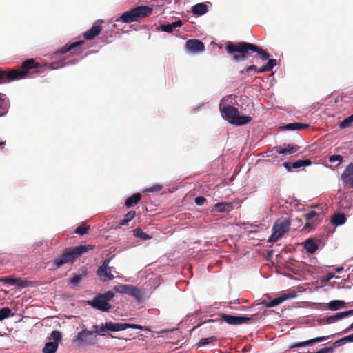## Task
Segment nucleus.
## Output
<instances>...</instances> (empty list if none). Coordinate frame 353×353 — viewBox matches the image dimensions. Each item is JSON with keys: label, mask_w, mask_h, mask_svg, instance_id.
Masks as SVG:
<instances>
[{"label": "nucleus", "mask_w": 353, "mask_h": 353, "mask_svg": "<svg viewBox=\"0 0 353 353\" xmlns=\"http://www.w3.org/2000/svg\"><path fill=\"white\" fill-rule=\"evenodd\" d=\"M277 61L274 59H269L268 63L259 68V72H264L271 71L276 65Z\"/></svg>", "instance_id": "f704fd0d"}, {"label": "nucleus", "mask_w": 353, "mask_h": 353, "mask_svg": "<svg viewBox=\"0 0 353 353\" xmlns=\"http://www.w3.org/2000/svg\"><path fill=\"white\" fill-rule=\"evenodd\" d=\"M153 8L148 6H139L132 8L129 11L123 12L116 21H121L123 23H130L138 22L141 19L152 14Z\"/></svg>", "instance_id": "7ed1b4c3"}, {"label": "nucleus", "mask_w": 353, "mask_h": 353, "mask_svg": "<svg viewBox=\"0 0 353 353\" xmlns=\"http://www.w3.org/2000/svg\"><path fill=\"white\" fill-rule=\"evenodd\" d=\"M185 48L188 51L192 53L202 52L205 50L204 43L199 39H189L185 43Z\"/></svg>", "instance_id": "ddd939ff"}, {"label": "nucleus", "mask_w": 353, "mask_h": 353, "mask_svg": "<svg viewBox=\"0 0 353 353\" xmlns=\"http://www.w3.org/2000/svg\"><path fill=\"white\" fill-rule=\"evenodd\" d=\"M134 236L142 240H149L152 238V236L145 233L141 228H136L133 231Z\"/></svg>", "instance_id": "e433bc0d"}, {"label": "nucleus", "mask_w": 353, "mask_h": 353, "mask_svg": "<svg viewBox=\"0 0 353 353\" xmlns=\"http://www.w3.org/2000/svg\"><path fill=\"white\" fill-rule=\"evenodd\" d=\"M290 226V221L288 219L281 218L276 220L272 227V234L268 239V242H276L284 234L288 232Z\"/></svg>", "instance_id": "39448f33"}, {"label": "nucleus", "mask_w": 353, "mask_h": 353, "mask_svg": "<svg viewBox=\"0 0 353 353\" xmlns=\"http://www.w3.org/2000/svg\"><path fill=\"white\" fill-rule=\"evenodd\" d=\"M79 274H73L72 277L70 280V283L72 285H77L83 277L88 275V269L86 268H81L79 270Z\"/></svg>", "instance_id": "b1692460"}, {"label": "nucleus", "mask_w": 353, "mask_h": 353, "mask_svg": "<svg viewBox=\"0 0 353 353\" xmlns=\"http://www.w3.org/2000/svg\"><path fill=\"white\" fill-rule=\"evenodd\" d=\"M65 65L64 61H54L49 64V68L51 70L58 69Z\"/></svg>", "instance_id": "a18cd8bd"}, {"label": "nucleus", "mask_w": 353, "mask_h": 353, "mask_svg": "<svg viewBox=\"0 0 353 353\" xmlns=\"http://www.w3.org/2000/svg\"><path fill=\"white\" fill-rule=\"evenodd\" d=\"M329 337H330L329 336H319V337L314 338L312 339H310V340H307V341H305L295 343H294L292 345H290L289 346V350H292V349L295 348V347H303V346H305V345H312V344H314L315 343L322 342L323 341L327 340Z\"/></svg>", "instance_id": "a211bd4d"}, {"label": "nucleus", "mask_w": 353, "mask_h": 353, "mask_svg": "<svg viewBox=\"0 0 353 353\" xmlns=\"http://www.w3.org/2000/svg\"><path fill=\"white\" fill-rule=\"evenodd\" d=\"M38 67L39 63L34 59H28L22 63L21 69L14 68L12 70L17 73L16 80H19L27 77L30 70L36 69Z\"/></svg>", "instance_id": "0eeeda50"}, {"label": "nucleus", "mask_w": 353, "mask_h": 353, "mask_svg": "<svg viewBox=\"0 0 353 353\" xmlns=\"http://www.w3.org/2000/svg\"><path fill=\"white\" fill-rule=\"evenodd\" d=\"M130 285L119 284L114 286L113 290L118 293L128 294Z\"/></svg>", "instance_id": "a19ab883"}, {"label": "nucleus", "mask_w": 353, "mask_h": 353, "mask_svg": "<svg viewBox=\"0 0 353 353\" xmlns=\"http://www.w3.org/2000/svg\"><path fill=\"white\" fill-rule=\"evenodd\" d=\"M0 282L3 283L5 284H9L10 285H17L18 287L24 288L25 287V281L21 280L20 279H14L10 277H0Z\"/></svg>", "instance_id": "393cba45"}, {"label": "nucleus", "mask_w": 353, "mask_h": 353, "mask_svg": "<svg viewBox=\"0 0 353 353\" xmlns=\"http://www.w3.org/2000/svg\"><path fill=\"white\" fill-rule=\"evenodd\" d=\"M308 127L309 125L306 123H291L283 125V127H281V128L285 130H300L307 128Z\"/></svg>", "instance_id": "a878e982"}, {"label": "nucleus", "mask_w": 353, "mask_h": 353, "mask_svg": "<svg viewBox=\"0 0 353 353\" xmlns=\"http://www.w3.org/2000/svg\"><path fill=\"white\" fill-rule=\"evenodd\" d=\"M343 270V268H339L336 269L337 272H340Z\"/></svg>", "instance_id": "bf43d9fd"}, {"label": "nucleus", "mask_w": 353, "mask_h": 353, "mask_svg": "<svg viewBox=\"0 0 353 353\" xmlns=\"http://www.w3.org/2000/svg\"><path fill=\"white\" fill-rule=\"evenodd\" d=\"M89 229L90 226L88 225L83 223L80 226L77 228V229L75 230V233L82 236L84 235L85 234H87Z\"/></svg>", "instance_id": "c03bdc74"}, {"label": "nucleus", "mask_w": 353, "mask_h": 353, "mask_svg": "<svg viewBox=\"0 0 353 353\" xmlns=\"http://www.w3.org/2000/svg\"><path fill=\"white\" fill-rule=\"evenodd\" d=\"M304 248L310 254H314L318 249L316 243L312 239H307L304 242Z\"/></svg>", "instance_id": "7c9ffc66"}, {"label": "nucleus", "mask_w": 353, "mask_h": 353, "mask_svg": "<svg viewBox=\"0 0 353 353\" xmlns=\"http://www.w3.org/2000/svg\"><path fill=\"white\" fill-rule=\"evenodd\" d=\"M51 339L54 341V342L58 343V341H61V332L57 330L53 331L51 333Z\"/></svg>", "instance_id": "09e8293b"}, {"label": "nucleus", "mask_w": 353, "mask_h": 353, "mask_svg": "<svg viewBox=\"0 0 353 353\" xmlns=\"http://www.w3.org/2000/svg\"><path fill=\"white\" fill-rule=\"evenodd\" d=\"M206 199L203 196H198L195 199V203L199 206L203 205Z\"/></svg>", "instance_id": "603ef678"}, {"label": "nucleus", "mask_w": 353, "mask_h": 353, "mask_svg": "<svg viewBox=\"0 0 353 353\" xmlns=\"http://www.w3.org/2000/svg\"><path fill=\"white\" fill-rule=\"evenodd\" d=\"M296 296L295 294H283L270 301L269 305L271 307H275L283 301Z\"/></svg>", "instance_id": "5701e85b"}, {"label": "nucleus", "mask_w": 353, "mask_h": 353, "mask_svg": "<svg viewBox=\"0 0 353 353\" xmlns=\"http://www.w3.org/2000/svg\"><path fill=\"white\" fill-rule=\"evenodd\" d=\"M136 212L134 210L128 212L125 215L123 219L121 220L119 225H127L131 220H132L135 216Z\"/></svg>", "instance_id": "4c0bfd02"}, {"label": "nucleus", "mask_w": 353, "mask_h": 353, "mask_svg": "<svg viewBox=\"0 0 353 353\" xmlns=\"http://www.w3.org/2000/svg\"><path fill=\"white\" fill-rule=\"evenodd\" d=\"M105 327L108 331L117 332L125 330L127 328L143 330V327L139 324H131L125 323H114L112 321L105 322Z\"/></svg>", "instance_id": "9d476101"}, {"label": "nucleus", "mask_w": 353, "mask_h": 353, "mask_svg": "<svg viewBox=\"0 0 353 353\" xmlns=\"http://www.w3.org/2000/svg\"><path fill=\"white\" fill-rule=\"evenodd\" d=\"M102 22H103V20H101L100 21H99V23H101Z\"/></svg>", "instance_id": "052dcab7"}, {"label": "nucleus", "mask_w": 353, "mask_h": 353, "mask_svg": "<svg viewBox=\"0 0 353 353\" xmlns=\"http://www.w3.org/2000/svg\"><path fill=\"white\" fill-rule=\"evenodd\" d=\"M163 188V186L161 185H159V184H156L150 188H146L144 192H148V193H150V192H159L160 190H161Z\"/></svg>", "instance_id": "49530a36"}, {"label": "nucleus", "mask_w": 353, "mask_h": 353, "mask_svg": "<svg viewBox=\"0 0 353 353\" xmlns=\"http://www.w3.org/2000/svg\"><path fill=\"white\" fill-rule=\"evenodd\" d=\"M341 178L345 188H353V163L345 168Z\"/></svg>", "instance_id": "f8f14e48"}, {"label": "nucleus", "mask_w": 353, "mask_h": 353, "mask_svg": "<svg viewBox=\"0 0 353 353\" xmlns=\"http://www.w3.org/2000/svg\"><path fill=\"white\" fill-rule=\"evenodd\" d=\"M6 102V99L3 98V94L0 93V117L5 115L8 111Z\"/></svg>", "instance_id": "37998d69"}, {"label": "nucleus", "mask_w": 353, "mask_h": 353, "mask_svg": "<svg viewBox=\"0 0 353 353\" xmlns=\"http://www.w3.org/2000/svg\"><path fill=\"white\" fill-rule=\"evenodd\" d=\"M181 26L182 21L181 20H178L172 23L162 24L161 25L160 28L163 32L170 33L173 32L174 28L181 27Z\"/></svg>", "instance_id": "cd10ccee"}, {"label": "nucleus", "mask_w": 353, "mask_h": 353, "mask_svg": "<svg viewBox=\"0 0 353 353\" xmlns=\"http://www.w3.org/2000/svg\"><path fill=\"white\" fill-rule=\"evenodd\" d=\"M84 43V41H76L71 43H67L59 50H57L54 54V57H57L59 55L64 54L68 52L72 51V54H80L81 53V50L79 49L81 45Z\"/></svg>", "instance_id": "1a4fd4ad"}, {"label": "nucleus", "mask_w": 353, "mask_h": 353, "mask_svg": "<svg viewBox=\"0 0 353 353\" xmlns=\"http://www.w3.org/2000/svg\"><path fill=\"white\" fill-rule=\"evenodd\" d=\"M283 166L288 170V171H289V172L292 171V167L291 163L284 162Z\"/></svg>", "instance_id": "5fc2aeb1"}, {"label": "nucleus", "mask_w": 353, "mask_h": 353, "mask_svg": "<svg viewBox=\"0 0 353 353\" xmlns=\"http://www.w3.org/2000/svg\"><path fill=\"white\" fill-rule=\"evenodd\" d=\"M320 305L322 306L320 307L319 308H327L328 310L332 311L338 310L345 307V303L343 301L341 300L332 301L330 303H328L327 305H325V303H320Z\"/></svg>", "instance_id": "aec40b11"}, {"label": "nucleus", "mask_w": 353, "mask_h": 353, "mask_svg": "<svg viewBox=\"0 0 353 353\" xmlns=\"http://www.w3.org/2000/svg\"><path fill=\"white\" fill-rule=\"evenodd\" d=\"M343 161V157L341 155H332L329 157V162L334 163L335 161H339V164L342 163Z\"/></svg>", "instance_id": "de8ad7c7"}, {"label": "nucleus", "mask_w": 353, "mask_h": 353, "mask_svg": "<svg viewBox=\"0 0 353 353\" xmlns=\"http://www.w3.org/2000/svg\"><path fill=\"white\" fill-rule=\"evenodd\" d=\"M92 330H94V332L96 334H97L99 335H101V336H111L112 338L114 337L112 334H106V331L108 330V329L105 327V323H102L100 326H99L97 325H94L92 326Z\"/></svg>", "instance_id": "473e14b6"}, {"label": "nucleus", "mask_w": 353, "mask_h": 353, "mask_svg": "<svg viewBox=\"0 0 353 353\" xmlns=\"http://www.w3.org/2000/svg\"><path fill=\"white\" fill-rule=\"evenodd\" d=\"M311 164V161L309 159L305 160H298L295 162L292 163V167L293 169H297L301 167H305L310 165Z\"/></svg>", "instance_id": "ea45409f"}, {"label": "nucleus", "mask_w": 353, "mask_h": 353, "mask_svg": "<svg viewBox=\"0 0 353 353\" xmlns=\"http://www.w3.org/2000/svg\"><path fill=\"white\" fill-rule=\"evenodd\" d=\"M12 316L14 314L9 307H3L0 310V321Z\"/></svg>", "instance_id": "58836bf2"}, {"label": "nucleus", "mask_w": 353, "mask_h": 353, "mask_svg": "<svg viewBox=\"0 0 353 353\" xmlns=\"http://www.w3.org/2000/svg\"><path fill=\"white\" fill-rule=\"evenodd\" d=\"M141 199V194L140 193H134L125 200V205L126 207L130 208L137 203Z\"/></svg>", "instance_id": "2f4dec72"}, {"label": "nucleus", "mask_w": 353, "mask_h": 353, "mask_svg": "<svg viewBox=\"0 0 353 353\" xmlns=\"http://www.w3.org/2000/svg\"><path fill=\"white\" fill-rule=\"evenodd\" d=\"M232 209H233V203H232L221 202V203H217L214 205L213 211L223 213V212H229Z\"/></svg>", "instance_id": "4be33fe9"}, {"label": "nucleus", "mask_w": 353, "mask_h": 353, "mask_svg": "<svg viewBox=\"0 0 353 353\" xmlns=\"http://www.w3.org/2000/svg\"><path fill=\"white\" fill-rule=\"evenodd\" d=\"M94 246L79 245L67 248L63 250L61 256L55 258L52 261V265L57 268H60L66 263H73L82 254H84L93 249Z\"/></svg>", "instance_id": "f03ea898"}, {"label": "nucleus", "mask_w": 353, "mask_h": 353, "mask_svg": "<svg viewBox=\"0 0 353 353\" xmlns=\"http://www.w3.org/2000/svg\"><path fill=\"white\" fill-rule=\"evenodd\" d=\"M110 262V258L106 259L103 261L102 265L97 269V274L100 277V279L103 282L114 279V276L112 274V268L108 266Z\"/></svg>", "instance_id": "6e6552de"}, {"label": "nucleus", "mask_w": 353, "mask_h": 353, "mask_svg": "<svg viewBox=\"0 0 353 353\" xmlns=\"http://www.w3.org/2000/svg\"><path fill=\"white\" fill-rule=\"evenodd\" d=\"M6 144V141H0V146H3Z\"/></svg>", "instance_id": "13d9d810"}, {"label": "nucleus", "mask_w": 353, "mask_h": 353, "mask_svg": "<svg viewBox=\"0 0 353 353\" xmlns=\"http://www.w3.org/2000/svg\"><path fill=\"white\" fill-rule=\"evenodd\" d=\"M216 341H217V338L214 336L208 337V338H203L199 341V343H197V345L199 347H202V346H205L208 344L212 343Z\"/></svg>", "instance_id": "79ce46f5"}, {"label": "nucleus", "mask_w": 353, "mask_h": 353, "mask_svg": "<svg viewBox=\"0 0 353 353\" xmlns=\"http://www.w3.org/2000/svg\"><path fill=\"white\" fill-rule=\"evenodd\" d=\"M17 72L11 70H3L0 68V84L8 83L16 81Z\"/></svg>", "instance_id": "2eb2a0df"}, {"label": "nucleus", "mask_w": 353, "mask_h": 353, "mask_svg": "<svg viewBox=\"0 0 353 353\" xmlns=\"http://www.w3.org/2000/svg\"><path fill=\"white\" fill-rule=\"evenodd\" d=\"M127 294L134 297L137 301L141 300L144 296L143 291L132 285H130Z\"/></svg>", "instance_id": "c85d7f7f"}, {"label": "nucleus", "mask_w": 353, "mask_h": 353, "mask_svg": "<svg viewBox=\"0 0 353 353\" xmlns=\"http://www.w3.org/2000/svg\"><path fill=\"white\" fill-rule=\"evenodd\" d=\"M261 304L265 306L266 307H271L269 304H270V301H265V300H263L261 302Z\"/></svg>", "instance_id": "6e6d98bb"}, {"label": "nucleus", "mask_w": 353, "mask_h": 353, "mask_svg": "<svg viewBox=\"0 0 353 353\" xmlns=\"http://www.w3.org/2000/svg\"><path fill=\"white\" fill-rule=\"evenodd\" d=\"M345 221L346 217L345 214L341 213L334 214L332 219V223L336 226L343 225Z\"/></svg>", "instance_id": "72a5a7b5"}, {"label": "nucleus", "mask_w": 353, "mask_h": 353, "mask_svg": "<svg viewBox=\"0 0 353 353\" xmlns=\"http://www.w3.org/2000/svg\"><path fill=\"white\" fill-rule=\"evenodd\" d=\"M352 122H353V116L351 115L346 119H345L342 123H341V128H346Z\"/></svg>", "instance_id": "3c124183"}, {"label": "nucleus", "mask_w": 353, "mask_h": 353, "mask_svg": "<svg viewBox=\"0 0 353 353\" xmlns=\"http://www.w3.org/2000/svg\"><path fill=\"white\" fill-rule=\"evenodd\" d=\"M114 296L112 291H108L104 294H97L92 300L88 301V304L92 307L101 312H108L112 306L109 301Z\"/></svg>", "instance_id": "20e7f679"}, {"label": "nucleus", "mask_w": 353, "mask_h": 353, "mask_svg": "<svg viewBox=\"0 0 353 353\" xmlns=\"http://www.w3.org/2000/svg\"><path fill=\"white\" fill-rule=\"evenodd\" d=\"M259 69H258V68L255 65H252L247 67L245 69V71L247 72L254 71V72H256V73H261L260 72H259Z\"/></svg>", "instance_id": "864d4df0"}, {"label": "nucleus", "mask_w": 353, "mask_h": 353, "mask_svg": "<svg viewBox=\"0 0 353 353\" xmlns=\"http://www.w3.org/2000/svg\"><path fill=\"white\" fill-rule=\"evenodd\" d=\"M221 320L229 325H240L248 323L251 318L247 316H233L230 314H222L220 316Z\"/></svg>", "instance_id": "9b49d317"}, {"label": "nucleus", "mask_w": 353, "mask_h": 353, "mask_svg": "<svg viewBox=\"0 0 353 353\" xmlns=\"http://www.w3.org/2000/svg\"><path fill=\"white\" fill-rule=\"evenodd\" d=\"M352 330H353V323L350 325L349 327H347L346 330H345L344 332H347Z\"/></svg>", "instance_id": "4d7b16f0"}, {"label": "nucleus", "mask_w": 353, "mask_h": 353, "mask_svg": "<svg viewBox=\"0 0 353 353\" xmlns=\"http://www.w3.org/2000/svg\"><path fill=\"white\" fill-rule=\"evenodd\" d=\"M341 342H353V333L352 334H350L340 340L336 341L334 343V345H340Z\"/></svg>", "instance_id": "8fccbe9b"}, {"label": "nucleus", "mask_w": 353, "mask_h": 353, "mask_svg": "<svg viewBox=\"0 0 353 353\" xmlns=\"http://www.w3.org/2000/svg\"><path fill=\"white\" fill-rule=\"evenodd\" d=\"M252 118L250 116H240L239 113L235 120L232 121V124L236 126L245 125L252 121Z\"/></svg>", "instance_id": "bb28decb"}, {"label": "nucleus", "mask_w": 353, "mask_h": 353, "mask_svg": "<svg viewBox=\"0 0 353 353\" xmlns=\"http://www.w3.org/2000/svg\"><path fill=\"white\" fill-rule=\"evenodd\" d=\"M225 50L230 55L233 56V61L238 62L248 58L249 51L257 52L263 61L269 59L270 54L259 46L248 42L234 43L232 41L226 43Z\"/></svg>", "instance_id": "f257e3e1"}, {"label": "nucleus", "mask_w": 353, "mask_h": 353, "mask_svg": "<svg viewBox=\"0 0 353 353\" xmlns=\"http://www.w3.org/2000/svg\"><path fill=\"white\" fill-rule=\"evenodd\" d=\"M58 348V343L48 342L43 348V353H55Z\"/></svg>", "instance_id": "c9c22d12"}, {"label": "nucleus", "mask_w": 353, "mask_h": 353, "mask_svg": "<svg viewBox=\"0 0 353 353\" xmlns=\"http://www.w3.org/2000/svg\"><path fill=\"white\" fill-rule=\"evenodd\" d=\"M351 314H353V310H348V311L338 312L334 315L327 317L326 323L327 324H332V323H334L336 322L337 321L342 319L345 317H347Z\"/></svg>", "instance_id": "412c9836"}, {"label": "nucleus", "mask_w": 353, "mask_h": 353, "mask_svg": "<svg viewBox=\"0 0 353 353\" xmlns=\"http://www.w3.org/2000/svg\"><path fill=\"white\" fill-rule=\"evenodd\" d=\"M299 149L297 145L284 144L283 146H276L274 150L279 154H291L296 152Z\"/></svg>", "instance_id": "dca6fc26"}, {"label": "nucleus", "mask_w": 353, "mask_h": 353, "mask_svg": "<svg viewBox=\"0 0 353 353\" xmlns=\"http://www.w3.org/2000/svg\"><path fill=\"white\" fill-rule=\"evenodd\" d=\"M98 341V339L94 332L85 328L81 332H78L77 334L74 337L73 342L77 343L79 345H94Z\"/></svg>", "instance_id": "423d86ee"}, {"label": "nucleus", "mask_w": 353, "mask_h": 353, "mask_svg": "<svg viewBox=\"0 0 353 353\" xmlns=\"http://www.w3.org/2000/svg\"><path fill=\"white\" fill-rule=\"evenodd\" d=\"M192 13L195 15H203L208 12V6L204 3H199L192 7Z\"/></svg>", "instance_id": "c756f323"}, {"label": "nucleus", "mask_w": 353, "mask_h": 353, "mask_svg": "<svg viewBox=\"0 0 353 353\" xmlns=\"http://www.w3.org/2000/svg\"><path fill=\"white\" fill-rule=\"evenodd\" d=\"M101 30L102 28L101 25L96 23L90 29L84 32L83 37L86 40H92L98 36L101 33Z\"/></svg>", "instance_id": "6ab92c4d"}, {"label": "nucleus", "mask_w": 353, "mask_h": 353, "mask_svg": "<svg viewBox=\"0 0 353 353\" xmlns=\"http://www.w3.org/2000/svg\"><path fill=\"white\" fill-rule=\"evenodd\" d=\"M320 214H317L315 211L311 210L307 213L304 214V217L307 221V223L305 225V228H314V226L317 224L318 216Z\"/></svg>", "instance_id": "f3484780"}, {"label": "nucleus", "mask_w": 353, "mask_h": 353, "mask_svg": "<svg viewBox=\"0 0 353 353\" xmlns=\"http://www.w3.org/2000/svg\"><path fill=\"white\" fill-rule=\"evenodd\" d=\"M223 114V117L228 120L231 124L232 121L235 120L239 114V110L236 108L232 105H225L221 109Z\"/></svg>", "instance_id": "4468645a"}]
</instances>
